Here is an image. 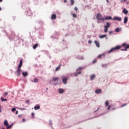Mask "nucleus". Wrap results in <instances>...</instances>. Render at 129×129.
<instances>
[{"label": "nucleus", "instance_id": "obj_1", "mask_svg": "<svg viewBox=\"0 0 129 129\" xmlns=\"http://www.w3.org/2000/svg\"><path fill=\"white\" fill-rule=\"evenodd\" d=\"M120 49V46L117 45L115 47L112 48L110 50L108 51V54H110V53H112L113 51H116V50H119Z\"/></svg>", "mask_w": 129, "mask_h": 129}, {"label": "nucleus", "instance_id": "obj_2", "mask_svg": "<svg viewBox=\"0 0 129 129\" xmlns=\"http://www.w3.org/2000/svg\"><path fill=\"white\" fill-rule=\"evenodd\" d=\"M104 33H107L108 32V28H110V24L109 23L107 22L106 23V25L104 26Z\"/></svg>", "mask_w": 129, "mask_h": 129}, {"label": "nucleus", "instance_id": "obj_3", "mask_svg": "<svg viewBox=\"0 0 129 129\" xmlns=\"http://www.w3.org/2000/svg\"><path fill=\"white\" fill-rule=\"evenodd\" d=\"M59 80V78L57 77H53L52 78V80L49 81V84L51 85H53V84H54V83H53V81L54 82L57 81V80Z\"/></svg>", "mask_w": 129, "mask_h": 129}, {"label": "nucleus", "instance_id": "obj_4", "mask_svg": "<svg viewBox=\"0 0 129 129\" xmlns=\"http://www.w3.org/2000/svg\"><path fill=\"white\" fill-rule=\"evenodd\" d=\"M89 78L90 81H93L96 78V75L95 74H92L90 75Z\"/></svg>", "mask_w": 129, "mask_h": 129}, {"label": "nucleus", "instance_id": "obj_5", "mask_svg": "<svg viewBox=\"0 0 129 129\" xmlns=\"http://www.w3.org/2000/svg\"><path fill=\"white\" fill-rule=\"evenodd\" d=\"M61 79H62L63 84H67V81L68 80V77L66 78L64 76H62L61 78Z\"/></svg>", "mask_w": 129, "mask_h": 129}, {"label": "nucleus", "instance_id": "obj_6", "mask_svg": "<svg viewBox=\"0 0 129 129\" xmlns=\"http://www.w3.org/2000/svg\"><path fill=\"white\" fill-rule=\"evenodd\" d=\"M96 18L98 21H104V18L102 17V15L99 13L97 15Z\"/></svg>", "mask_w": 129, "mask_h": 129}, {"label": "nucleus", "instance_id": "obj_7", "mask_svg": "<svg viewBox=\"0 0 129 129\" xmlns=\"http://www.w3.org/2000/svg\"><path fill=\"white\" fill-rule=\"evenodd\" d=\"M99 38L100 39H104V38H106V40H107L108 39V38L107 37V35H106V34L101 35L99 36Z\"/></svg>", "mask_w": 129, "mask_h": 129}, {"label": "nucleus", "instance_id": "obj_8", "mask_svg": "<svg viewBox=\"0 0 129 129\" xmlns=\"http://www.w3.org/2000/svg\"><path fill=\"white\" fill-rule=\"evenodd\" d=\"M95 92L96 94H100L102 92V90L101 89H98L95 91Z\"/></svg>", "mask_w": 129, "mask_h": 129}, {"label": "nucleus", "instance_id": "obj_9", "mask_svg": "<svg viewBox=\"0 0 129 129\" xmlns=\"http://www.w3.org/2000/svg\"><path fill=\"white\" fill-rule=\"evenodd\" d=\"M112 20H114L115 21H118L119 22H120V21H121V18L118 17H115L113 18H112Z\"/></svg>", "mask_w": 129, "mask_h": 129}, {"label": "nucleus", "instance_id": "obj_10", "mask_svg": "<svg viewBox=\"0 0 129 129\" xmlns=\"http://www.w3.org/2000/svg\"><path fill=\"white\" fill-rule=\"evenodd\" d=\"M122 30V29L121 28V27H117L115 29V32H116V33H118L119 32H120V31H121Z\"/></svg>", "mask_w": 129, "mask_h": 129}, {"label": "nucleus", "instance_id": "obj_11", "mask_svg": "<svg viewBox=\"0 0 129 129\" xmlns=\"http://www.w3.org/2000/svg\"><path fill=\"white\" fill-rule=\"evenodd\" d=\"M104 21L107 20H112V18H111V16H105L104 18L103 19Z\"/></svg>", "mask_w": 129, "mask_h": 129}, {"label": "nucleus", "instance_id": "obj_12", "mask_svg": "<svg viewBox=\"0 0 129 129\" xmlns=\"http://www.w3.org/2000/svg\"><path fill=\"white\" fill-rule=\"evenodd\" d=\"M58 93H59V94H63V93H64V90L62 88L59 89Z\"/></svg>", "mask_w": 129, "mask_h": 129}, {"label": "nucleus", "instance_id": "obj_13", "mask_svg": "<svg viewBox=\"0 0 129 129\" xmlns=\"http://www.w3.org/2000/svg\"><path fill=\"white\" fill-rule=\"evenodd\" d=\"M94 43L96 46V47H97V48H99V47H100V44H99V42L96 40H95L94 41Z\"/></svg>", "mask_w": 129, "mask_h": 129}, {"label": "nucleus", "instance_id": "obj_14", "mask_svg": "<svg viewBox=\"0 0 129 129\" xmlns=\"http://www.w3.org/2000/svg\"><path fill=\"white\" fill-rule=\"evenodd\" d=\"M122 46L124 48L129 49V44H127L126 43H123Z\"/></svg>", "mask_w": 129, "mask_h": 129}, {"label": "nucleus", "instance_id": "obj_15", "mask_svg": "<svg viewBox=\"0 0 129 129\" xmlns=\"http://www.w3.org/2000/svg\"><path fill=\"white\" fill-rule=\"evenodd\" d=\"M41 108V107L39 105H37L35 106H34V109L35 110H39Z\"/></svg>", "mask_w": 129, "mask_h": 129}, {"label": "nucleus", "instance_id": "obj_16", "mask_svg": "<svg viewBox=\"0 0 129 129\" xmlns=\"http://www.w3.org/2000/svg\"><path fill=\"white\" fill-rule=\"evenodd\" d=\"M122 13H123V14H124L125 15H127V14H128V11L126 10L125 8H124L122 11Z\"/></svg>", "mask_w": 129, "mask_h": 129}, {"label": "nucleus", "instance_id": "obj_17", "mask_svg": "<svg viewBox=\"0 0 129 129\" xmlns=\"http://www.w3.org/2000/svg\"><path fill=\"white\" fill-rule=\"evenodd\" d=\"M56 18H57V16L56 15V14H52L51 15V20H55Z\"/></svg>", "mask_w": 129, "mask_h": 129}, {"label": "nucleus", "instance_id": "obj_18", "mask_svg": "<svg viewBox=\"0 0 129 129\" xmlns=\"http://www.w3.org/2000/svg\"><path fill=\"white\" fill-rule=\"evenodd\" d=\"M21 72H22V70H21V69L18 68L17 69V75H18L19 76L21 75Z\"/></svg>", "mask_w": 129, "mask_h": 129}, {"label": "nucleus", "instance_id": "obj_19", "mask_svg": "<svg viewBox=\"0 0 129 129\" xmlns=\"http://www.w3.org/2000/svg\"><path fill=\"white\" fill-rule=\"evenodd\" d=\"M22 66H23V60L21 59L18 66V68L21 69V67H22Z\"/></svg>", "mask_w": 129, "mask_h": 129}, {"label": "nucleus", "instance_id": "obj_20", "mask_svg": "<svg viewBox=\"0 0 129 129\" xmlns=\"http://www.w3.org/2000/svg\"><path fill=\"white\" fill-rule=\"evenodd\" d=\"M128 20V18H127V17H125L124 18V24H126V23H127Z\"/></svg>", "mask_w": 129, "mask_h": 129}, {"label": "nucleus", "instance_id": "obj_21", "mask_svg": "<svg viewBox=\"0 0 129 129\" xmlns=\"http://www.w3.org/2000/svg\"><path fill=\"white\" fill-rule=\"evenodd\" d=\"M22 75H23V76H24V77H27V76H28V72H23Z\"/></svg>", "mask_w": 129, "mask_h": 129}, {"label": "nucleus", "instance_id": "obj_22", "mask_svg": "<svg viewBox=\"0 0 129 129\" xmlns=\"http://www.w3.org/2000/svg\"><path fill=\"white\" fill-rule=\"evenodd\" d=\"M77 58L79 60H84V57L83 56H82V55L78 56L77 57Z\"/></svg>", "mask_w": 129, "mask_h": 129}, {"label": "nucleus", "instance_id": "obj_23", "mask_svg": "<svg viewBox=\"0 0 129 129\" xmlns=\"http://www.w3.org/2000/svg\"><path fill=\"white\" fill-rule=\"evenodd\" d=\"M4 125H5L6 126H9V122H8V120H5Z\"/></svg>", "mask_w": 129, "mask_h": 129}, {"label": "nucleus", "instance_id": "obj_24", "mask_svg": "<svg viewBox=\"0 0 129 129\" xmlns=\"http://www.w3.org/2000/svg\"><path fill=\"white\" fill-rule=\"evenodd\" d=\"M102 67L104 69H106L107 68V64H102Z\"/></svg>", "mask_w": 129, "mask_h": 129}, {"label": "nucleus", "instance_id": "obj_25", "mask_svg": "<svg viewBox=\"0 0 129 129\" xmlns=\"http://www.w3.org/2000/svg\"><path fill=\"white\" fill-rule=\"evenodd\" d=\"M48 123L49 125H51V126H52V125H53V121H52V120L49 119L48 121Z\"/></svg>", "mask_w": 129, "mask_h": 129}, {"label": "nucleus", "instance_id": "obj_26", "mask_svg": "<svg viewBox=\"0 0 129 129\" xmlns=\"http://www.w3.org/2000/svg\"><path fill=\"white\" fill-rule=\"evenodd\" d=\"M71 15L72 16V17H73L75 18H77V15L75 13H72Z\"/></svg>", "mask_w": 129, "mask_h": 129}, {"label": "nucleus", "instance_id": "obj_27", "mask_svg": "<svg viewBox=\"0 0 129 129\" xmlns=\"http://www.w3.org/2000/svg\"><path fill=\"white\" fill-rule=\"evenodd\" d=\"M105 106H108V105H109V102L108 101H106L105 103Z\"/></svg>", "mask_w": 129, "mask_h": 129}, {"label": "nucleus", "instance_id": "obj_28", "mask_svg": "<svg viewBox=\"0 0 129 129\" xmlns=\"http://www.w3.org/2000/svg\"><path fill=\"white\" fill-rule=\"evenodd\" d=\"M38 81H39V80L37 79H36V78H34V81L31 80L32 82H38Z\"/></svg>", "mask_w": 129, "mask_h": 129}, {"label": "nucleus", "instance_id": "obj_29", "mask_svg": "<svg viewBox=\"0 0 129 129\" xmlns=\"http://www.w3.org/2000/svg\"><path fill=\"white\" fill-rule=\"evenodd\" d=\"M60 70V66L57 67L56 69H55V72H56V71H59V70Z\"/></svg>", "mask_w": 129, "mask_h": 129}, {"label": "nucleus", "instance_id": "obj_30", "mask_svg": "<svg viewBox=\"0 0 129 129\" xmlns=\"http://www.w3.org/2000/svg\"><path fill=\"white\" fill-rule=\"evenodd\" d=\"M74 0H71V6H73V5H74Z\"/></svg>", "mask_w": 129, "mask_h": 129}, {"label": "nucleus", "instance_id": "obj_31", "mask_svg": "<svg viewBox=\"0 0 129 129\" xmlns=\"http://www.w3.org/2000/svg\"><path fill=\"white\" fill-rule=\"evenodd\" d=\"M38 47V44H36L33 46V49H36Z\"/></svg>", "mask_w": 129, "mask_h": 129}, {"label": "nucleus", "instance_id": "obj_32", "mask_svg": "<svg viewBox=\"0 0 129 129\" xmlns=\"http://www.w3.org/2000/svg\"><path fill=\"white\" fill-rule=\"evenodd\" d=\"M2 101H7V99H4V97L1 98Z\"/></svg>", "mask_w": 129, "mask_h": 129}, {"label": "nucleus", "instance_id": "obj_33", "mask_svg": "<svg viewBox=\"0 0 129 129\" xmlns=\"http://www.w3.org/2000/svg\"><path fill=\"white\" fill-rule=\"evenodd\" d=\"M16 110H17V109H16V108H13L12 109V112H14V111H16Z\"/></svg>", "mask_w": 129, "mask_h": 129}, {"label": "nucleus", "instance_id": "obj_34", "mask_svg": "<svg viewBox=\"0 0 129 129\" xmlns=\"http://www.w3.org/2000/svg\"><path fill=\"white\" fill-rule=\"evenodd\" d=\"M121 51H127V48L125 47L124 49H121Z\"/></svg>", "mask_w": 129, "mask_h": 129}, {"label": "nucleus", "instance_id": "obj_35", "mask_svg": "<svg viewBox=\"0 0 129 129\" xmlns=\"http://www.w3.org/2000/svg\"><path fill=\"white\" fill-rule=\"evenodd\" d=\"M9 94V93L8 92H5L4 93V96L5 97H6V96H8V95Z\"/></svg>", "mask_w": 129, "mask_h": 129}, {"label": "nucleus", "instance_id": "obj_36", "mask_svg": "<svg viewBox=\"0 0 129 129\" xmlns=\"http://www.w3.org/2000/svg\"><path fill=\"white\" fill-rule=\"evenodd\" d=\"M127 104L125 103V104H124L123 105H122L120 107H124V106H126V105H127Z\"/></svg>", "mask_w": 129, "mask_h": 129}, {"label": "nucleus", "instance_id": "obj_37", "mask_svg": "<svg viewBox=\"0 0 129 129\" xmlns=\"http://www.w3.org/2000/svg\"><path fill=\"white\" fill-rule=\"evenodd\" d=\"M82 70V67H80L78 69H77V71H78V70Z\"/></svg>", "mask_w": 129, "mask_h": 129}, {"label": "nucleus", "instance_id": "obj_38", "mask_svg": "<svg viewBox=\"0 0 129 129\" xmlns=\"http://www.w3.org/2000/svg\"><path fill=\"white\" fill-rule=\"evenodd\" d=\"M110 108H111V105H110L108 106V107L107 108L108 110H109V109H110Z\"/></svg>", "mask_w": 129, "mask_h": 129}, {"label": "nucleus", "instance_id": "obj_39", "mask_svg": "<svg viewBox=\"0 0 129 129\" xmlns=\"http://www.w3.org/2000/svg\"><path fill=\"white\" fill-rule=\"evenodd\" d=\"M12 125H13V124H11L10 125L8 126L7 128H11V127H12Z\"/></svg>", "mask_w": 129, "mask_h": 129}, {"label": "nucleus", "instance_id": "obj_40", "mask_svg": "<svg viewBox=\"0 0 129 129\" xmlns=\"http://www.w3.org/2000/svg\"><path fill=\"white\" fill-rule=\"evenodd\" d=\"M92 43V41H91V40H89V41H88V43L89 44H91Z\"/></svg>", "mask_w": 129, "mask_h": 129}, {"label": "nucleus", "instance_id": "obj_41", "mask_svg": "<svg viewBox=\"0 0 129 129\" xmlns=\"http://www.w3.org/2000/svg\"><path fill=\"white\" fill-rule=\"evenodd\" d=\"M96 62H97V60H96V59H95V60H94L92 61V63H96Z\"/></svg>", "mask_w": 129, "mask_h": 129}, {"label": "nucleus", "instance_id": "obj_42", "mask_svg": "<svg viewBox=\"0 0 129 129\" xmlns=\"http://www.w3.org/2000/svg\"><path fill=\"white\" fill-rule=\"evenodd\" d=\"M31 115H32V116L33 117H34V116H35V113L32 112V113H31Z\"/></svg>", "mask_w": 129, "mask_h": 129}, {"label": "nucleus", "instance_id": "obj_43", "mask_svg": "<svg viewBox=\"0 0 129 129\" xmlns=\"http://www.w3.org/2000/svg\"><path fill=\"white\" fill-rule=\"evenodd\" d=\"M102 56V55H101V54H99V55H98V58H101V57Z\"/></svg>", "mask_w": 129, "mask_h": 129}, {"label": "nucleus", "instance_id": "obj_44", "mask_svg": "<svg viewBox=\"0 0 129 129\" xmlns=\"http://www.w3.org/2000/svg\"><path fill=\"white\" fill-rule=\"evenodd\" d=\"M21 110H25L26 109L25 108H20Z\"/></svg>", "mask_w": 129, "mask_h": 129}, {"label": "nucleus", "instance_id": "obj_45", "mask_svg": "<svg viewBox=\"0 0 129 129\" xmlns=\"http://www.w3.org/2000/svg\"><path fill=\"white\" fill-rule=\"evenodd\" d=\"M99 107L97 108V109L95 111V112H96L97 111H98V110H99Z\"/></svg>", "mask_w": 129, "mask_h": 129}, {"label": "nucleus", "instance_id": "obj_46", "mask_svg": "<svg viewBox=\"0 0 129 129\" xmlns=\"http://www.w3.org/2000/svg\"><path fill=\"white\" fill-rule=\"evenodd\" d=\"M74 10L75 11H77V10H78V8H77V7H75Z\"/></svg>", "mask_w": 129, "mask_h": 129}, {"label": "nucleus", "instance_id": "obj_47", "mask_svg": "<svg viewBox=\"0 0 129 129\" xmlns=\"http://www.w3.org/2000/svg\"><path fill=\"white\" fill-rule=\"evenodd\" d=\"M77 74L78 75L81 74V71H80V72L77 73Z\"/></svg>", "mask_w": 129, "mask_h": 129}, {"label": "nucleus", "instance_id": "obj_48", "mask_svg": "<svg viewBox=\"0 0 129 129\" xmlns=\"http://www.w3.org/2000/svg\"><path fill=\"white\" fill-rule=\"evenodd\" d=\"M101 55L102 56H103V57H105V54L104 53L102 54Z\"/></svg>", "mask_w": 129, "mask_h": 129}, {"label": "nucleus", "instance_id": "obj_49", "mask_svg": "<svg viewBox=\"0 0 129 129\" xmlns=\"http://www.w3.org/2000/svg\"><path fill=\"white\" fill-rule=\"evenodd\" d=\"M75 76L77 77L78 76V74H77V73L75 74Z\"/></svg>", "mask_w": 129, "mask_h": 129}, {"label": "nucleus", "instance_id": "obj_50", "mask_svg": "<svg viewBox=\"0 0 129 129\" xmlns=\"http://www.w3.org/2000/svg\"><path fill=\"white\" fill-rule=\"evenodd\" d=\"M2 112V107L1 106V105H0V113Z\"/></svg>", "mask_w": 129, "mask_h": 129}, {"label": "nucleus", "instance_id": "obj_51", "mask_svg": "<svg viewBox=\"0 0 129 129\" xmlns=\"http://www.w3.org/2000/svg\"><path fill=\"white\" fill-rule=\"evenodd\" d=\"M22 115H22V114L19 115H18V117H21V116H22Z\"/></svg>", "mask_w": 129, "mask_h": 129}, {"label": "nucleus", "instance_id": "obj_52", "mask_svg": "<svg viewBox=\"0 0 129 129\" xmlns=\"http://www.w3.org/2000/svg\"><path fill=\"white\" fill-rule=\"evenodd\" d=\"M126 0H121L120 2H122L123 3L125 2Z\"/></svg>", "mask_w": 129, "mask_h": 129}, {"label": "nucleus", "instance_id": "obj_53", "mask_svg": "<svg viewBox=\"0 0 129 129\" xmlns=\"http://www.w3.org/2000/svg\"><path fill=\"white\" fill-rule=\"evenodd\" d=\"M18 113H19V111H16V114H18Z\"/></svg>", "mask_w": 129, "mask_h": 129}, {"label": "nucleus", "instance_id": "obj_54", "mask_svg": "<svg viewBox=\"0 0 129 129\" xmlns=\"http://www.w3.org/2000/svg\"><path fill=\"white\" fill-rule=\"evenodd\" d=\"M112 31H109V34H112Z\"/></svg>", "mask_w": 129, "mask_h": 129}, {"label": "nucleus", "instance_id": "obj_55", "mask_svg": "<svg viewBox=\"0 0 129 129\" xmlns=\"http://www.w3.org/2000/svg\"><path fill=\"white\" fill-rule=\"evenodd\" d=\"M97 23H100V20H98V21H97Z\"/></svg>", "mask_w": 129, "mask_h": 129}, {"label": "nucleus", "instance_id": "obj_56", "mask_svg": "<svg viewBox=\"0 0 129 129\" xmlns=\"http://www.w3.org/2000/svg\"><path fill=\"white\" fill-rule=\"evenodd\" d=\"M64 3H67V0H64Z\"/></svg>", "mask_w": 129, "mask_h": 129}, {"label": "nucleus", "instance_id": "obj_57", "mask_svg": "<svg viewBox=\"0 0 129 129\" xmlns=\"http://www.w3.org/2000/svg\"><path fill=\"white\" fill-rule=\"evenodd\" d=\"M27 103H30V101L28 100Z\"/></svg>", "mask_w": 129, "mask_h": 129}, {"label": "nucleus", "instance_id": "obj_58", "mask_svg": "<svg viewBox=\"0 0 129 129\" xmlns=\"http://www.w3.org/2000/svg\"><path fill=\"white\" fill-rule=\"evenodd\" d=\"M23 121H26V119H23Z\"/></svg>", "mask_w": 129, "mask_h": 129}, {"label": "nucleus", "instance_id": "obj_59", "mask_svg": "<svg viewBox=\"0 0 129 129\" xmlns=\"http://www.w3.org/2000/svg\"><path fill=\"white\" fill-rule=\"evenodd\" d=\"M108 111H107V112H105L104 113V114H106V113H108Z\"/></svg>", "mask_w": 129, "mask_h": 129}, {"label": "nucleus", "instance_id": "obj_60", "mask_svg": "<svg viewBox=\"0 0 129 129\" xmlns=\"http://www.w3.org/2000/svg\"><path fill=\"white\" fill-rule=\"evenodd\" d=\"M115 109V108L112 109V110H114Z\"/></svg>", "mask_w": 129, "mask_h": 129}, {"label": "nucleus", "instance_id": "obj_61", "mask_svg": "<svg viewBox=\"0 0 129 129\" xmlns=\"http://www.w3.org/2000/svg\"><path fill=\"white\" fill-rule=\"evenodd\" d=\"M99 116H96V117H99Z\"/></svg>", "mask_w": 129, "mask_h": 129}, {"label": "nucleus", "instance_id": "obj_62", "mask_svg": "<svg viewBox=\"0 0 129 129\" xmlns=\"http://www.w3.org/2000/svg\"><path fill=\"white\" fill-rule=\"evenodd\" d=\"M106 2H107V3H108V0H106Z\"/></svg>", "mask_w": 129, "mask_h": 129}, {"label": "nucleus", "instance_id": "obj_63", "mask_svg": "<svg viewBox=\"0 0 129 129\" xmlns=\"http://www.w3.org/2000/svg\"><path fill=\"white\" fill-rule=\"evenodd\" d=\"M3 2V0H0V2Z\"/></svg>", "mask_w": 129, "mask_h": 129}, {"label": "nucleus", "instance_id": "obj_64", "mask_svg": "<svg viewBox=\"0 0 129 129\" xmlns=\"http://www.w3.org/2000/svg\"><path fill=\"white\" fill-rule=\"evenodd\" d=\"M2 10V8H1V7H0V11Z\"/></svg>", "mask_w": 129, "mask_h": 129}]
</instances>
